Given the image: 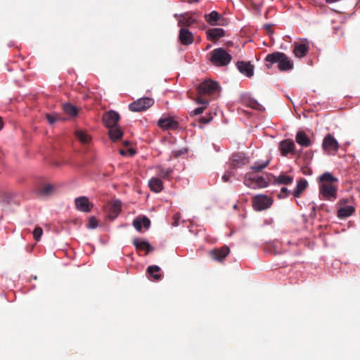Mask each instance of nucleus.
I'll use <instances>...</instances> for the list:
<instances>
[{
    "instance_id": "1",
    "label": "nucleus",
    "mask_w": 360,
    "mask_h": 360,
    "mask_svg": "<svg viewBox=\"0 0 360 360\" xmlns=\"http://www.w3.org/2000/svg\"><path fill=\"white\" fill-rule=\"evenodd\" d=\"M338 179L330 172H324L319 178V194L323 199L333 201L337 198Z\"/></svg>"
},
{
    "instance_id": "2",
    "label": "nucleus",
    "mask_w": 360,
    "mask_h": 360,
    "mask_svg": "<svg viewBox=\"0 0 360 360\" xmlns=\"http://www.w3.org/2000/svg\"><path fill=\"white\" fill-rule=\"evenodd\" d=\"M264 60L268 69H270L275 63L278 64V69L281 72H288L294 68L293 62L283 52L276 51L269 53L265 57Z\"/></svg>"
},
{
    "instance_id": "3",
    "label": "nucleus",
    "mask_w": 360,
    "mask_h": 360,
    "mask_svg": "<svg viewBox=\"0 0 360 360\" xmlns=\"http://www.w3.org/2000/svg\"><path fill=\"white\" fill-rule=\"evenodd\" d=\"M210 54V60L215 66H226L232 59V56L223 48L215 49Z\"/></svg>"
},
{
    "instance_id": "4",
    "label": "nucleus",
    "mask_w": 360,
    "mask_h": 360,
    "mask_svg": "<svg viewBox=\"0 0 360 360\" xmlns=\"http://www.w3.org/2000/svg\"><path fill=\"white\" fill-rule=\"evenodd\" d=\"M269 180H266L263 176H259L253 172H248L244 178V184L250 188H265L269 186Z\"/></svg>"
},
{
    "instance_id": "5",
    "label": "nucleus",
    "mask_w": 360,
    "mask_h": 360,
    "mask_svg": "<svg viewBox=\"0 0 360 360\" xmlns=\"http://www.w3.org/2000/svg\"><path fill=\"white\" fill-rule=\"evenodd\" d=\"M154 103V100L151 98L144 97L139 98L129 105V108L133 112H141L146 110Z\"/></svg>"
},
{
    "instance_id": "6",
    "label": "nucleus",
    "mask_w": 360,
    "mask_h": 360,
    "mask_svg": "<svg viewBox=\"0 0 360 360\" xmlns=\"http://www.w3.org/2000/svg\"><path fill=\"white\" fill-rule=\"evenodd\" d=\"M219 86L218 83L211 81L206 80L202 82L197 88L198 92L200 95H212L217 92Z\"/></svg>"
},
{
    "instance_id": "7",
    "label": "nucleus",
    "mask_w": 360,
    "mask_h": 360,
    "mask_svg": "<svg viewBox=\"0 0 360 360\" xmlns=\"http://www.w3.org/2000/svg\"><path fill=\"white\" fill-rule=\"evenodd\" d=\"M272 202L273 200L271 198L266 195H259L253 198L252 205L255 210L261 211L269 207Z\"/></svg>"
},
{
    "instance_id": "8",
    "label": "nucleus",
    "mask_w": 360,
    "mask_h": 360,
    "mask_svg": "<svg viewBox=\"0 0 360 360\" xmlns=\"http://www.w3.org/2000/svg\"><path fill=\"white\" fill-rule=\"evenodd\" d=\"M174 18L177 20L178 27L180 28L191 26L195 22V20L193 18L191 13H184L181 14H174Z\"/></svg>"
},
{
    "instance_id": "9",
    "label": "nucleus",
    "mask_w": 360,
    "mask_h": 360,
    "mask_svg": "<svg viewBox=\"0 0 360 360\" xmlns=\"http://www.w3.org/2000/svg\"><path fill=\"white\" fill-rule=\"evenodd\" d=\"M322 147L324 150L329 153L337 152L339 148V144L332 134H328L323 139Z\"/></svg>"
},
{
    "instance_id": "10",
    "label": "nucleus",
    "mask_w": 360,
    "mask_h": 360,
    "mask_svg": "<svg viewBox=\"0 0 360 360\" xmlns=\"http://www.w3.org/2000/svg\"><path fill=\"white\" fill-rule=\"evenodd\" d=\"M268 180L271 181L273 180V184H279V185H290L292 183L294 177L292 176L288 175L286 173H281L278 176H275L274 174L268 175Z\"/></svg>"
},
{
    "instance_id": "11",
    "label": "nucleus",
    "mask_w": 360,
    "mask_h": 360,
    "mask_svg": "<svg viewBox=\"0 0 360 360\" xmlns=\"http://www.w3.org/2000/svg\"><path fill=\"white\" fill-rule=\"evenodd\" d=\"M309 50V42L307 41L295 42L292 52L295 57L302 58L307 56Z\"/></svg>"
},
{
    "instance_id": "12",
    "label": "nucleus",
    "mask_w": 360,
    "mask_h": 360,
    "mask_svg": "<svg viewBox=\"0 0 360 360\" xmlns=\"http://www.w3.org/2000/svg\"><path fill=\"white\" fill-rule=\"evenodd\" d=\"M178 39L182 45L189 46L194 41L193 34L186 27L180 28Z\"/></svg>"
},
{
    "instance_id": "13",
    "label": "nucleus",
    "mask_w": 360,
    "mask_h": 360,
    "mask_svg": "<svg viewBox=\"0 0 360 360\" xmlns=\"http://www.w3.org/2000/svg\"><path fill=\"white\" fill-rule=\"evenodd\" d=\"M205 20L211 26L224 25V18L217 11H213L209 14L204 15Z\"/></svg>"
},
{
    "instance_id": "14",
    "label": "nucleus",
    "mask_w": 360,
    "mask_h": 360,
    "mask_svg": "<svg viewBox=\"0 0 360 360\" xmlns=\"http://www.w3.org/2000/svg\"><path fill=\"white\" fill-rule=\"evenodd\" d=\"M120 119V115L113 110H110L104 113L103 116V121L105 125L109 129L110 127L117 126V122Z\"/></svg>"
},
{
    "instance_id": "15",
    "label": "nucleus",
    "mask_w": 360,
    "mask_h": 360,
    "mask_svg": "<svg viewBox=\"0 0 360 360\" xmlns=\"http://www.w3.org/2000/svg\"><path fill=\"white\" fill-rule=\"evenodd\" d=\"M248 163V159L243 153H237L232 155L231 159V168L236 169Z\"/></svg>"
},
{
    "instance_id": "16",
    "label": "nucleus",
    "mask_w": 360,
    "mask_h": 360,
    "mask_svg": "<svg viewBox=\"0 0 360 360\" xmlns=\"http://www.w3.org/2000/svg\"><path fill=\"white\" fill-rule=\"evenodd\" d=\"M75 204L77 210L84 212H89L94 207V205L85 196L75 198Z\"/></svg>"
},
{
    "instance_id": "17",
    "label": "nucleus",
    "mask_w": 360,
    "mask_h": 360,
    "mask_svg": "<svg viewBox=\"0 0 360 360\" xmlns=\"http://www.w3.org/2000/svg\"><path fill=\"white\" fill-rule=\"evenodd\" d=\"M229 251L230 250L229 247L223 246L210 250L209 255L212 259L221 262L228 255Z\"/></svg>"
},
{
    "instance_id": "18",
    "label": "nucleus",
    "mask_w": 360,
    "mask_h": 360,
    "mask_svg": "<svg viewBox=\"0 0 360 360\" xmlns=\"http://www.w3.org/2000/svg\"><path fill=\"white\" fill-rule=\"evenodd\" d=\"M108 217L115 219L121 212V201L116 200L106 206Z\"/></svg>"
},
{
    "instance_id": "19",
    "label": "nucleus",
    "mask_w": 360,
    "mask_h": 360,
    "mask_svg": "<svg viewBox=\"0 0 360 360\" xmlns=\"http://www.w3.org/2000/svg\"><path fill=\"white\" fill-rule=\"evenodd\" d=\"M205 33L207 39L214 43L225 35V31L222 28H210Z\"/></svg>"
},
{
    "instance_id": "20",
    "label": "nucleus",
    "mask_w": 360,
    "mask_h": 360,
    "mask_svg": "<svg viewBox=\"0 0 360 360\" xmlns=\"http://www.w3.org/2000/svg\"><path fill=\"white\" fill-rule=\"evenodd\" d=\"M237 68L240 72L248 77H251L254 74L253 66L250 62L240 61L237 63Z\"/></svg>"
},
{
    "instance_id": "21",
    "label": "nucleus",
    "mask_w": 360,
    "mask_h": 360,
    "mask_svg": "<svg viewBox=\"0 0 360 360\" xmlns=\"http://www.w3.org/2000/svg\"><path fill=\"white\" fill-rule=\"evenodd\" d=\"M158 125L164 129H174L178 127V122L171 117H164L158 120Z\"/></svg>"
},
{
    "instance_id": "22",
    "label": "nucleus",
    "mask_w": 360,
    "mask_h": 360,
    "mask_svg": "<svg viewBox=\"0 0 360 360\" xmlns=\"http://www.w3.org/2000/svg\"><path fill=\"white\" fill-rule=\"evenodd\" d=\"M150 221L146 216L138 217L133 221V226L139 232L141 231L142 226H143L146 229H148L150 227Z\"/></svg>"
},
{
    "instance_id": "23",
    "label": "nucleus",
    "mask_w": 360,
    "mask_h": 360,
    "mask_svg": "<svg viewBox=\"0 0 360 360\" xmlns=\"http://www.w3.org/2000/svg\"><path fill=\"white\" fill-rule=\"evenodd\" d=\"M295 143L290 139L282 141L279 144V148L283 155H286L289 153H294Z\"/></svg>"
},
{
    "instance_id": "24",
    "label": "nucleus",
    "mask_w": 360,
    "mask_h": 360,
    "mask_svg": "<svg viewBox=\"0 0 360 360\" xmlns=\"http://www.w3.org/2000/svg\"><path fill=\"white\" fill-rule=\"evenodd\" d=\"M295 140L299 145L303 147H309L311 144L310 139L303 131H297L295 136Z\"/></svg>"
},
{
    "instance_id": "25",
    "label": "nucleus",
    "mask_w": 360,
    "mask_h": 360,
    "mask_svg": "<svg viewBox=\"0 0 360 360\" xmlns=\"http://www.w3.org/2000/svg\"><path fill=\"white\" fill-rule=\"evenodd\" d=\"M150 189L155 193H160L163 190V183L160 178L153 177L148 181Z\"/></svg>"
},
{
    "instance_id": "26",
    "label": "nucleus",
    "mask_w": 360,
    "mask_h": 360,
    "mask_svg": "<svg viewBox=\"0 0 360 360\" xmlns=\"http://www.w3.org/2000/svg\"><path fill=\"white\" fill-rule=\"evenodd\" d=\"M308 182L304 179H300L297 182L295 189L292 191V194L295 198H299L303 191L307 188Z\"/></svg>"
},
{
    "instance_id": "27",
    "label": "nucleus",
    "mask_w": 360,
    "mask_h": 360,
    "mask_svg": "<svg viewBox=\"0 0 360 360\" xmlns=\"http://www.w3.org/2000/svg\"><path fill=\"white\" fill-rule=\"evenodd\" d=\"M133 245L135 246L136 250H145L146 253H148L150 251L153 250L147 241L140 240L139 238H134L133 240Z\"/></svg>"
},
{
    "instance_id": "28",
    "label": "nucleus",
    "mask_w": 360,
    "mask_h": 360,
    "mask_svg": "<svg viewBox=\"0 0 360 360\" xmlns=\"http://www.w3.org/2000/svg\"><path fill=\"white\" fill-rule=\"evenodd\" d=\"M354 212V207L352 205H345L338 210V217L340 219L347 218L352 215Z\"/></svg>"
},
{
    "instance_id": "29",
    "label": "nucleus",
    "mask_w": 360,
    "mask_h": 360,
    "mask_svg": "<svg viewBox=\"0 0 360 360\" xmlns=\"http://www.w3.org/2000/svg\"><path fill=\"white\" fill-rule=\"evenodd\" d=\"M108 135L110 139L115 142L120 139L123 136V131L120 127L116 126L109 128Z\"/></svg>"
},
{
    "instance_id": "30",
    "label": "nucleus",
    "mask_w": 360,
    "mask_h": 360,
    "mask_svg": "<svg viewBox=\"0 0 360 360\" xmlns=\"http://www.w3.org/2000/svg\"><path fill=\"white\" fill-rule=\"evenodd\" d=\"M160 268L157 265L149 266L147 271L155 281H160L162 275L160 274Z\"/></svg>"
},
{
    "instance_id": "31",
    "label": "nucleus",
    "mask_w": 360,
    "mask_h": 360,
    "mask_svg": "<svg viewBox=\"0 0 360 360\" xmlns=\"http://www.w3.org/2000/svg\"><path fill=\"white\" fill-rule=\"evenodd\" d=\"M156 174L162 179H169L171 174L173 172V169L172 168H163L161 166L155 167Z\"/></svg>"
},
{
    "instance_id": "32",
    "label": "nucleus",
    "mask_w": 360,
    "mask_h": 360,
    "mask_svg": "<svg viewBox=\"0 0 360 360\" xmlns=\"http://www.w3.org/2000/svg\"><path fill=\"white\" fill-rule=\"evenodd\" d=\"M75 135L77 139L82 143H87L91 139V137L86 132L82 131H77Z\"/></svg>"
},
{
    "instance_id": "33",
    "label": "nucleus",
    "mask_w": 360,
    "mask_h": 360,
    "mask_svg": "<svg viewBox=\"0 0 360 360\" xmlns=\"http://www.w3.org/2000/svg\"><path fill=\"white\" fill-rule=\"evenodd\" d=\"M63 110L66 114L71 116L76 115L77 113L76 107L70 103H66L63 105Z\"/></svg>"
},
{
    "instance_id": "34",
    "label": "nucleus",
    "mask_w": 360,
    "mask_h": 360,
    "mask_svg": "<svg viewBox=\"0 0 360 360\" xmlns=\"http://www.w3.org/2000/svg\"><path fill=\"white\" fill-rule=\"evenodd\" d=\"M269 160H266V162L262 163L257 162L254 164V165L251 167V169L255 172H260L269 165Z\"/></svg>"
},
{
    "instance_id": "35",
    "label": "nucleus",
    "mask_w": 360,
    "mask_h": 360,
    "mask_svg": "<svg viewBox=\"0 0 360 360\" xmlns=\"http://www.w3.org/2000/svg\"><path fill=\"white\" fill-rule=\"evenodd\" d=\"M53 190V186L51 184H46L39 189V192L41 195H49L51 194Z\"/></svg>"
},
{
    "instance_id": "36",
    "label": "nucleus",
    "mask_w": 360,
    "mask_h": 360,
    "mask_svg": "<svg viewBox=\"0 0 360 360\" xmlns=\"http://www.w3.org/2000/svg\"><path fill=\"white\" fill-rule=\"evenodd\" d=\"M43 234V230L41 227L37 226L33 231L34 238L39 241Z\"/></svg>"
},
{
    "instance_id": "37",
    "label": "nucleus",
    "mask_w": 360,
    "mask_h": 360,
    "mask_svg": "<svg viewBox=\"0 0 360 360\" xmlns=\"http://www.w3.org/2000/svg\"><path fill=\"white\" fill-rule=\"evenodd\" d=\"M97 226H98V221H97L96 217H91L89 219V223H88L87 227L89 229H95L97 227Z\"/></svg>"
},
{
    "instance_id": "38",
    "label": "nucleus",
    "mask_w": 360,
    "mask_h": 360,
    "mask_svg": "<svg viewBox=\"0 0 360 360\" xmlns=\"http://www.w3.org/2000/svg\"><path fill=\"white\" fill-rule=\"evenodd\" d=\"M290 193V191H289L287 188L285 187H283L281 189V193L278 195V197L279 198H285L287 196H288V195Z\"/></svg>"
},
{
    "instance_id": "39",
    "label": "nucleus",
    "mask_w": 360,
    "mask_h": 360,
    "mask_svg": "<svg viewBox=\"0 0 360 360\" xmlns=\"http://www.w3.org/2000/svg\"><path fill=\"white\" fill-rule=\"evenodd\" d=\"M206 108H207L206 106H202V107L197 108L191 112L190 114L191 116L202 114L204 112V110L206 109Z\"/></svg>"
},
{
    "instance_id": "40",
    "label": "nucleus",
    "mask_w": 360,
    "mask_h": 360,
    "mask_svg": "<svg viewBox=\"0 0 360 360\" xmlns=\"http://www.w3.org/2000/svg\"><path fill=\"white\" fill-rule=\"evenodd\" d=\"M195 102L197 104H200L202 105V106H207V105L209 104V101L206 98H204L202 97H198L196 99H195Z\"/></svg>"
},
{
    "instance_id": "41",
    "label": "nucleus",
    "mask_w": 360,
    "mask_h": 360,
    "mask_svg": "<svg viewBox=\"0 0 360 360\" xmlns=\"http://www.w3.org/2000/svg\"><path fill=\"white\" fill-rule=\"evenodd\" d=\"M46 117L50 124H53L58 120V115L46 114Z\"/></svg>"
},
{
    "instance_id": "42",
    "label": "nucleus",
    "mask_w": 360,
    "mask_h": 360,
    "mask_svg": "<svg viewBox=\"0 0 360 360\" xmlns=\"http://www.w3.org/2000/svg\"><path fill=\"white\" fill-rule=\"evenodd\" d=\"M232 176H233V174L232 172H229V171L226 172L225 174L222 176V180L224 182H229Z\"/></svg>"
},
{
    "instance_id": "43",
    "label": "nucleus",
    "mask_w": 360,
    "mask_h": 360,
    "mask_svg": "<svg viewBox=\"0 0 360 360\" xmlns=\"http://www.w3.org/2000/svg\"><path fill=\"white\" fill-rule=\"evenodd\" d=\"M181 215L179 213H176L173 216L172 226H177L179 225V221L180 220Z\"/></svg>"
},
{
    "instance_id": "44",
    "label": "nucleus",
    "mask_w": 360,
    "mask_h": 360,
    "mask_svg": "<svg viewBox=\"0 0 360 360\" xmlns=\"http://www.w3.org/2000/svg\"><path fill=\"white\" fill-rule=\"evenodd\" d=\"M212 120V117L207 115V117H201L200 121L201 123L207 124Z\"/></svg>"
},
{
    "instance_id": "45",
    "label": "nucleus",
    "mask_w": 360,
    "mask_h": 360,
    "mask_svg": "<svg viewBox=\"0 0 360 360\" xmlns=\"http://www.w3.org/2000/svg\"><path fill=\"white\" fill-rule=\"evenodd\" d=\"M252 108L260 111L264 110V107L257 101L252 104Z\"/></svg>"
},
{
    "instance_id": "46",
    "label": "nucleus",
    "mask_w": 360,
    "mask_h": 360,
    "mask_svg": "<svg viewBox=\"0 0 360 360\" xmlns=\"http://www.w3.org/2000/svg\"><path fill=\"white\" fill-rule=\"evenodd\" d=\"M264 27L267 31L268 34H271L272 33L271 25H265L264 26Z\"/></svg>"
},
{
    "instance_id": "47",
    "label": "nucleus",
    "mask_w": 360,
    "mask_h": 360,
    "mask_svg": "<svg viewBox=\"0 0 360 360\" xmlns=\"http://www.w3.org/2000/svg\"><path fill=\"white\" fill-rule=\"evenodd\" d=\"M311 214L314 215V217H315V215H316V207L314 206H313V207H312Z\"/></svg>"
},
{
    "instance_id": "48",
    "label": "nucleus",
    "mask_w": 360,
    "mask_h": 360,
    "mask_svg": "<svg viewBox=\"0 0 360 360\" xmlns=\"http://www.w3.org/2000/svg\"><path fill=\"white\" fill-rule=\"evenodd\" d=\"M3 125H4L3 120H2V118L0 117V130L2 129Z\"/></svg>"
},
{
    "instance_id": "49",
    "label": "nucleus",
    "mask_w": 360,
    "mask_h": 360,
    "mask_svg": "<svg viewBox=\"0 0 360 360\" xmlns=\"http://www.w3.org/2000/svg\"><path fill=\"white\" fill-rule=\"evenodd\" d=\"M128 151L130 153L131 155H133L135 153V151L132 148H129Z\"/></svg>"
},
{
    "instance_id": "50",
    "label": "nucleus",
    "mask_w": 360,
    "mask_h": 360,
    "mask_svg": "<svg viewBox=\"0 0 360 360\" xmlns=\"http://www.w3.org/2000/svg\"><path fill=\"white\" fill-rule=\"evenodd\" d=\"M346 202H347V200H346L345 199H342V200H341L340 201V204H345V203H346Z\"/></svg>"
},
{
    "instance_id": "51",
    "label": "nucleus",
    "mask_w": 360,
    "mask_h": 360,
    "mask_svg": "<svg viewBox=\"0 0 360 360\" xmlns=\"http://www.w3.org/2000/svg\"><path fill=\"white\" fill-rule=\"evenodd\" d=\"M120 153L122 155H125V151H124V150H120Z\"/></svg>"
},
{
    "instance_id": "52",
    "label": "nucleus",
    "mask_w": 360,
    "mask_h": 360,
    "mask_svg": "<svg viewBox=\"0 0 360 360\" xmlns=\"http://www.w3.org/2000/svg\"><path fill=\"white\" fill-rule=\"evenodd\" d=\"M198 1H199V0H192V1H190L189 2L190 3H197Z\"/></svg>"
},
{
    "instance_id": "53",
    "label": "nucleus",
    "mask_w": 360,
    "mask_h": 360,
    "mask_svg": "<svg viewBox=\"0 0 360 360\" xmlns=\"http://www.w3.org/2000/svg\"><path fill=\"white\" fill-rule=\"evenodd\" d=\"M181 154V153L179 151V152H176L175 154H174V156L177 157L179 156V155Z\"/></svg>"
}]
</instances>
